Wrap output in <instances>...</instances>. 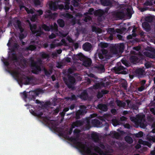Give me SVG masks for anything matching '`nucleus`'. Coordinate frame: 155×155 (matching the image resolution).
<instances>
[{"label":"nucleus","instance_id":"nucleus-47","mask_svg":"<svg viewBox=\"0 0 155 155\" xmlns=\"http://www.w3.org/2000/svg\"><path fill=\"white\" fill-rule=\"evenodd\" d=\"M21 96L23 99L25 101H26V99L28 98V94H27L25 91L22 93H21Z\"/></svg>","mask_w":155,"mask_h":155},{"label":"nucleus","instance_id":"nucleus-31","mask_svg":"<svg viewBox=\"0 0 155 155\" xmlns=\"http://www.w3.org/2000/svg\"><path fill=\"white\" fill-rule=\"evenodd\" d=\"M110 50L111 52L114 54H117L119 51L117 46H114L112 47L111 48Z\"/></svg>","mask_w":155,"mask_h":155},{"label":"nucleus","instance_id":"nucleus-24","mask_svg":"<svg viewBox=\"0 0 155 155\" xmlns=\"http://www.w3.org/2000/svg\"><path fill=\"white\" fill-rule=\"evenodd\" d=\"M30 29L32 33L35 34L37 32L36 29L37 27L35 25H31L30 23H29Z\"/></svg>","mask_w":155,"mask_h":155},{"label":"nucleus","instance_id":"nucleus-5","mask_svg":"<svg viewBox=\"0 0 155 155\" xmlns=\"http://www.w3.org/2000/svg\"><path fill=\"white\" fill-rule=\"evenodd\" d=\"M31 66L32 72L33 74H38L41 70L40 66L38 64L37 62L34 60L31 62Z\"/></svg>","mask_w":155,"mask_h":155},{"label":"nucleus","instance_id":"nucleus-28","mask_svg":"<svg viewBox=\"0 0 155 155\" xmlns=\"http://www.w3.org/2000/svg\"><path fill=\"white\" fill-rule=\"evenodd\" d=\"M50 9L53 11H56L58 8L55 2H53L49 5Z\"/></svg>","mask_w":155,"mask_h":155},{"label":"nucleus","instance_id":"nucleus-12","mask_svg":"<svg viewBox=\"0 0 155 155\" xmlns=\"http://www.w3.org/2000/svg\"><path fill=\"white\" fill-rule=\"evenodd\" d=\"M31 113L33 115L37 116L38 117L41 118L43 119V120L45 121H46V120H49V117L48 116L45 117H42V116L43 114V113L41 111L39 110H31Z\"/></svg>","mask_w":155,"mask_h":155},{"label":"nucleus","instance_id":"nucleus-7","mask_svg":"<svg viewBox=\"0 0 155 155\" xmlns=\"http://www.w3.org/2000/svg\"><path fill=\"white\" fill-rule=\"evenodd\" d=\"M121 63L120 62L117 63V67H115L114 68V71L117 73L125 74L127 73V71L124 70L126 69L123 66L121 65Z\"/></svg>","mask_w":155,"mask_h":155},{"label":"nucleus","instance_id":"nucleus-22","mask_svg":"<svg viewBox=\"0 0 155 155\" xmlns=\"http://www.w3.org/2000/svg\"><path fill=\"white\" fill-rule=\"evenodd\" d=\"M83 122L82 121L80 120H77L76 121L73 122L71 125L74 127V128L75 127H80L82 125H83Z\"/></svg>","mask_w":155,"mask_h":155},{"label":"nucleus","instance_id":"nucleus-15","mask_svg":"<svg viewBox=\"0 0 155 155\" xmlns=\"http://www.w3.org/2000/svg\"><path fill=\"white\" fill-rule=\"evenodd\" d=\"M6 70L14 77L19 79L20 80V77H19V76L20 74V73L19 71L16 70L12 71L11 70H10L9 69H6Z\"/></svg>","mask_w":155,"mask_h":155},{"label":"nucleus","instance_id":"nucleus-17","mask_svg":"<svg viewBox=\"0 0 155 155\" xmlns=\"http://www.w3.org/2000/svg\"><path fill=\"white\" fill-rule=\"evenodd\" d=\"M142 26L144 29L147 32L149 31L151 29L150 24L146 21H144L142 23Z\"/></svg>","mask_w":155,"mask_h":155},{"label":"nucleus","instance_id":"nucleus-30","mask_svg":"<svg viewBox=\"0 0 155 155\" xmlns=\"http://www.w3.org/2000/svg\"><path fill=\"white\" fill-rule=\"evenodd\" d=\"M116 103L117 105L120 107H124L126 105L125 102L118 100H116Z\"/></svg>","mask_w":155,"mask_h":155},{"label":"nucleus","instance_id":"nucleus-57","mask_svg":"<svg viewBox=\"0 0 155 155\" xmlns=\"http://www.w3.org/2000/svg\"><path fill=\"white\" fill-rule=\"evenodd\" d=\"M74 128L71 125V128H70L69 130V131H68L67 132V134L68 135H71L73 131V129Z\"/></svg>","mask_w":155,"mask_h":155},{"label":"nucleus","instance_id":"nucleus-33","mask_svg":"<svg viewBox=\"0 0 155 155\" xmlns=\"http://www.w3.org/2000/svg\"><path fill=\"white\" fill-rule=\"evenodd\" d=\"M154 0H146V1L144 3L145 6H152L153 5Z\"/></svg>","mask_w":155,"mask_h":155},{"label":"nucleus","instance_id":"nucleus-40","mask_svg":"<svg viewBox=\"0 0 155 155\" xmlns=\"http://www.w3.org/2000/svg\"><path fill=\"white\" fill-rule=\"evenodd\" d=\"M83 65L85 67L90 66L91 65V61L88 60H85L83 61Z\"/></svg>","mask_w":155,"mask_h":155},{"label":"nucleus","instance_id":"nucleus-10","mask_svg":"<svg viewBox=\"0 0 155 155\" xmlns=\"http://www.w3.org/2000/svg\"><path fill=\"white\" fill-rule=\"evenodd\" d=\"M33 80L32 77H29L25 76L21 77L20 78V81L22 83L25 85L30 84Z\"/></svg>","mask_w":155,"mask_h":155},{"label":"nucleus","instance_id":"nucleus-34","mask_svg":"<svg viewBox=\"0 0 155 155\" xmlns=\"http://www.w3.org/2000/svg\"><path fill=\"white\" fill-rule=\"evenodd\" d=\"M41 56L43 59L49 58H50L49 54L44 52H42L41 53Z\"/></svg>","mask_w":155,"mask_h":155},{"label":"nucleus","instance_id":"nucleus-61","mask_svg":"<svg viewBox=\"0 0 155 155\" xmlns=\"http://www.w3.org/2000/svg\"><path fill=\"white\" fill-rule=\"evenodd\" d=\"M56 35L54 34L53 33H52L51 35H49V38L50 39H52L54 38H55L56 37Z\"/></svg>","mask_w":155,"mask_h":155},{"label":"nucleus","instance_id":"nucleus-41","mask_svg":"<svg viewBox=\"0 0 155 155\" xmlns=\"http://www.w3.org/2000/svg\"><path fill=\"white\" fill-rule=\"evenodd\" d=\"M112 124L115 127L119 125V122L116 119H113L112 120Z\"/></svg>","mask_w":155,"mask_h":155},{"label":"nucleus","instance_id":"nucleus-58","mask_svg":"<svg viewBox=\"0 0 155 155\" xmlns=\"http://www.w3.org/2000/svg\"><path fill=\"white\" fill-rule=\"evenodd\" d=\"M145 66L146 68H148L151 67V64L150 62H147L145 63Z\"/></svg>","mask_w":155,"mask_h":155},{"label":"nucleus","instance_id":"nucleus-3","mask_svg":"<svg viewBox=\"0 0 155 155\" xmlns=\"http://www.w3.org/2000/svg\"><path fill=\"white\" fill-rule=\"evenodd\" d=\"M64 81L65 84L67 85L68 88L69 89H71L72 90H74L75 89L74 85L75 82V78L71 75H69L68 79H64Z\"/></svg>","mask_w":155,"mask_h":155},{"label":"nucleus","instance_id":"nucleus-45","mask_svg":"<svg viewBox=\"0 0 155 155\" xmlns=\"http://www.w3.org/2000/svg\"><path fill=\"white\" fill-rule=\"evenodd\" d=\"M107 32L110 34H114L116 33L115 29L114 28H108Z\"/></svg>","mask_w":155,"mask_h":155},{"label":"nucleus","instance_id":"nucleus-32","mask_svg":"<svg viewBox=\"0 0 155 155\" xmlns=\"http://www.w3.org/2000/svg\"><path fill=\"white\" fill-rule=\"evenodd\" d=\"M119 51L123 52L125 46L123 43H121L119 45L117 46Z\"/></svg>","mask_w":155,"mask_h":155},{"label":"nucleus","instance_id":"nucleus-1","mask_svg":"<svg viewBox=\"0 0 155 155\" xmlns=\"http://www.w3.org/2000/svg\"><path fill=\"white\" fill-rule=\"evenodd\" d=\"M81 130L75 129L74 130V137H71L69 138V140L73 142L77 146V148L79 149L80 151L84 155H87L91 152V149L87 145L83 144L81 142L78 141L80 136Z\"/></svg>","mask_w":155,"mask_h":155},{"label":"nucleus","instance_id":"nucleus-53","mask_svg":"<svg viewBox=\"0 0 155 155\" xmlns=\"http://www.w3.org/2000/svg\"><path fill=\"white\" fill-rule=\"evenodd\" d=\"M100 44L102 48H107L108 46V44L106 43L101 42Z\"/></svg>","mask_w":155,"mask_h":155},{"label":"nucleus","instance_id":"nucleus-49","mask_svg":"<svg viewBox=\"0 0 155 155\" xmlns=\"http://www.w3.org/2000/svg\"><path fill=\"white\" fill-rule=\"evenodd\" d=\"M36 48V47L35 45H30L29 46H28L27 49L28 50L33 51L35 50Z\"/></svg>","mask_w":155,"mask_h":155},{"label":"nucleus","instance_id":"nucleus-36","mask_svg":"<svg viewBox=\"0 0 155 155\" xmlns=\"http://www.w3.org/2000/svg\"><path fill=\"white\" fill-rule=\"evenodd\" d=\"M109 135L113 137H117L120 136L119 134L115 131L111 132Z\"/></svg>","mask_w":155,"mask_h":155},{"label":"nucleus","instance_id":"nucleus-18","mask_svg":"<svg viewBox=\"0 0 155 155\" xmlns=\"http://www.w3.org/2000/svg\"><path fill=\"white\" fill-rule=\"evenodd\" d=\"M97 108L104 111H106L108 110L107 106L105 104L102 103L98 104Z\"/></svg>","mask_w":155,"mask_h":155},{"label":"nucleus","instance_id":"nucleus-63","mask_svg":"<svg viewBox=\"0 0 155 155\" xmlns=\"http://www.w3.org/2000/svg\"><path fill=\"white\" fill-rule=\"evenodd\" d=\"M94 11V9L93 8H91L88 10V13L90 15H92Z\"/></svg>","mask_w":155,"mask_h":155},{"label":"nucleus","instance_id":"nucleus-4","mask_svg":"<svg viewBox=\"0 0 155 155\" xmlns=\"http://www.w3.org/2000/svg\"><path fill=\"white\" fill-rule=\"evenodd\" d=\"M13 25L15 28L18 27L20 30V34L19 37L20 40L22 39L27 36V33L26 32H24V34L23 33L24 29L21 26V23L20 21L19 20H17L15 24L13 23Z\"/></svg>","mask_w":155,"mask_h":155},{"label":"nucleus","instance_id":"nucleus-9","mask_svg":"<svg viewBox=\"0 0 155 155\" xmlns=\"http://www.w3.org/2000/svg\"><path fill=\"white\" fill-rule=\"evenodd\" d=\"M108 51L104 48L98 53V56L99 59L102 61H104L108 58Z\"/></svg>","mask_w":155,"mask_h":155},{"label":"nucleus","instance_id":"nucleus-39","mask_svg":"<svg viewBox=\"0 0 155 155\" xmlns=\"http://www.w3.org/2000/svg\"><path fill=\"white\" fill-rule=\"evenodd\" d=\"M12 61H18V58L15 53H13L10 57Z\"/></svg>","mask_w":155,"mask_h":155},{"label":"nucleus","instance_id":"nucleus-54","mask_svg":"<svg viewBox=\"0 0 155 155\" xmlns=\"http://www.w3.org/2000/svg\"><path fill=\"white\" fill-rule=\"evenodd\" d=\"M69 3L68 2H66V4L64 5V9L66 10H68L70 8V6L69 5Z\"/></svg>","mask_w":155,"mask_h":155},{"label":"nucleus","instance_id":"nucleus-26","mask_svg":"<svg viewBox=\"0 0 155 155\" xmlns=\"http://www.w3.org/2000/svg\"><path fill=\"white\" fill-rule=\"evenodd\" d=\"M16 2L18 5L19 7L20 10H22V9L24 8L25 9L26 7L24 3L21 0H16Z\"/></svg>","mask_w":155,"mask_h":155},{"label":"nucleus","instance_id":"nucleus-60","mask_svg":"<svg viewBox=\"0 0 155 155\" xmlns=\"http://www.w3.org/2000/svg\"><path fill=\"white\" fill-rule=\"evenodd\" d=\"M101 92L102 94L103 95L104 94H106L108 93L109 91L107 90H101Z\"/></svg>","mask_w":155,"mask_h":155},{"label":"nucleus","instance_id":"nucleus-42","mask_svg":"<svg viewBox=\"0 0 155 155\" xmlns=\"http://www.w3.org/2000/svg\"><path fill=\"white\" fill-rule=\"evenodd\" d=\"M25 10L28 14H33L34 13V10H35V9L34 8L29 9L28 8L25 7Z\"/></svg>","mask_w":155,"mask_h":155},{"label":"nucleus","instance_id":"nucleus-14","mask_svg":"<svg viewBox=\"0 0 155 155\" xmlns=\"http://www.w3.org/2000/svg\"><path fill=\"white\" fill-rule=\"evenodd\" d=\"M79 97L83 100H87L88 98V94L87 91L86 90H84L79 95Z\"/></svg>","mask_w":155,"mask_h":155},{"label":"nucleus","instance_id":"nucleus-25","mask_svg":"<svg viewBox=\"0 0 155 155\" xmlns=\"http://www.w3.org/2000/svg\"><path fill=\"white\" fill-rule=\"evenodd\" d=\"M140 144H143L144 145H146L148 147L150 148L151 146V143L148 141L143 140L142 139H140L138 141Z\"/></svg>","mask_w":155,"mask_h":155},{"label":"nucleus","instance_id":"nucleus-20","mask_svg":"<svg viewBox=\"0 0 155 155\" xmlns=\"http://www.w3.org/2000/svg\"><path fill=\"white\" fill-rule=\"evenodd\" d=\"M101 4L104 6H110L112 5L111 0H100Z\"/></svg>","mask_w":155,"mask_h":155},{"label":"nucleus","instance_id":"nucleus-29","mask_svg":"<svg viewBox=\"0 0 155 155\" xmlns=\"http://www.w3.org/2000/svg\"><path fill=\"white\" fill-rule=\"evenodd\" d=\"M57 23L59 26L61 28L63 27L65 25V23L64 20L62 19H58L57 21Z\"/></svg>","mask_w":155,"mask_h":155},{"label":"nucleus","instance_id":"nucleus-59","mask_svg":"<svg viewBox=\"0 0 155 155\" xmlns=\"http://www.w3.org/2000/svg\"><path fill=\"white\" fill-rule=\"evenodd\" d=\"M62 15L67 18H70L71 16V15L68 13H63Z\"/></svg>","mask_w":155,"mask_h":155},{"label":"nucleus","instance_id":"nucleus-23","mask_svg":"<svg viewBox=\"0 0 155 155\" xmlns=\"http://www.w3.org/2000/svg\"><path fill=\"white\" fill-rule=\"evenodd\" d=\"M130 60L131 63L136 64L138 62L139 59L136 56H131L130 58Z\"/></svg>","mask_w":155,"mask_h":155},{"label":"nucleus","instance_id":"nucleus-44","mask_svg":"<svg viewBox=\"0 0 155 155\" xmlns=\"http://www.w3.org/2000/svg\"><path fill=\"white\" fill-rule=\"evenodd\" d=\"M41 27L45 31H49L51 29V28L50 27L47 26L46 24H43Z\"/></svg>","mask_w":155,"mask_h":155},{"label":"nucleus","instance_id":"nucleus-64","mask_svg":"<svg viewBox=\"0 0 155 155\" xmlns=\"http://www.w3.org/2000/svg\"><path fill=\"white\" fill-rule=\"evenodd\" d=\"M103 95L101 92H98L97 93V97L98 98H100L103 97Z\"/></svg>","mask_w":155,"mask_h":155},{"label":"nucleus","instance_id":"nucleus-2","mask_svg":"<svg viewBox=\"0 0 155 155\" xmlns=\"http://www.w3.org/2000/svg\"><path fill=\"white\" fill-rule=\"evenodd\" d=\"M130 119L136 124L139 125L142 128H144L146 127L145 115L140 116L137 118L132 117L130 118Z\"/></svg>","mask_w":155,"mask_h":155},{"label":"nucleus","instance_id":"nucleus-8","mask_svg":"<svg viewBox=\"0 0 155 155\" xmlns=\"http://www.w3.org/2000/svg\"><path fill=\"white\" fill-rule=\"evenodd\" d=\"M91 124L94 126L97 127H100L103 126H107L108 125V123L104 120H102L101 122L99 120L96 119L93 120L91 121Z\"/></svg>","mask_w":155,"mask_h":155},{"label":"nucleus","instance_id":"nucleus-48","mask_svg":"<svg viewBox=\"0 0 155 155\" xmlns=\"http://www.w3.org/2000/svg\"><path fill=\"white\" fill-rule=\"evenodd\" d=\"M38 18V14H35L32 15L31 18V21L35 22Z\"/></svg>","mask_w":155,"mask_h":155},{"label":"nucleus","instance_id":"nucleus-19","mask_svg":"<svg viewBox=\"0 0 155 155\" xmlns=\"http://www.w3.org/2000/svg\"><path fill=\"white\" fill-rule=\"evenodd\" d=\"M144 70L143 68H139L135 70V73L139 77H142L143 76Z\"/></svg>","mask_w":155,"mask_h":155},{"label":"nucleus","instance_id":"nucleus-37","mask_svg":"<svg viewBox=\"0 0 155 155\" xmlns=\"http://www.w3.org/2000/svg\"><path fill=\"white\" fill-rule=\"evenodd\" d=\"M145 54L146 56L150 58H155V54L149 52H146Z\"/></svg>","mask_w":155,"mask_h":155},{"label":"nucleus","instance_id":"nucleus-50","mask_svg":"<svg viewBox=\"0 0 155 155\" xmlns=\"http://www.w3.org/2000/svg\"><path fill=\"white\" fill-rule=\"evenodd\" d=\"M79 97V95H75L74 94H72L71 97H70L69 99L71 101H76L77 99V97Z\"/></svg>","mask_w":155,"mask_h":155},{"label":"nucleus","instance_id":"nucleus-6","mask_svg":"<svg viewBox=\"0 0 155 155\" xmlns=\"http://www.w3.org/2000/svg\"><path fill=\"white\" fill-rule=\"evenodd\" d=\"M41 91V89H40L30 91L28 94V99L29 101L35 100L36 96L38 95Z\"/></svg>","mask_w":155,"mask_h":155},{"label":"nucleus","instance_id":"nucleus-52","mask_svg":"<svg viewBox=\"0 0 155 155\" xmlns=\"http://www.w3.org/2000/svg\"><path fill=\"white\" fill-rule=\"evenodd\" d=\"M143 133L142 131H140L135 134V136L138 138L142 137L143 136Z\"/></svg>","mask_w":155,"mask_h":155},{"label":"nucleus","instance_id":"nucleus-38","mask_svg":"<svg viewBox=\"0 0 155 155\" xmlns=\"http://www.w3.org/2000/svg\"><path fill=\"white\" fill-rule=\"evenodd\" d=\"M43 71L45 75L48 77H49L52 73L51 71L49 70L48 71L45 68H43Z\"/></svg>","mask_w":155,"mask_h":155},{"label":"nucleus","instance_id":"nucleus-11","mask_svg":"<svg viewBox=\"0 0 155 155\" xmlns=\"http://www.w3.org/2000/svg\"><path fill=\"white\" fill-rule=\"evenodd\" d=\"M125 14L122 11L114 12L112 13V16L116 20L121 19L124 18Z\"/></svg>","mask_w":155,"mask_h":155},{"label":"nucleus","instance_id":"nucleus-62","mask_svg":"<svg viewBox=\"0 0 155 155\" xmlns=\"http://www.w3.org/2000/svg\"><path fill=\"white\" fill-rule=\"evenodd\" d=\"M59 111V108L58 107L57 108L54 110L53 112V114L55 115H57Z\"/></svg>","mask_w":155,"mask_h":155},{"label":"nucleus","instance_id":"nucleus-27","mask_svg":"<svg viewBox=\"0 0 155 155\" xmlns=\"http://www.w3.org/2000/svg\"><path fill=\"white\" fill-rule=\"evenodd\" d=\"M84 113V111L83 110H79L76 113L75 118L76 119H80L81 118L80 116L83 115Z\"/></svg>","mask_w":155,"mask_h":155},{"label":"nucleus","instance_id":"nucleus-51","mask_svg":"<svg viewBox=\"0 0 155 155\" xmlns=\"http://www.w3.org/2000/svg\"><path fill=\"white\" fill-rule=\"evenodd\" d=\"M127 15L128 17L129 18H130L132 17V13L131 12V9L129 8H127Z\"/></svg>","mask_w":155,"mask_h":155},{"label":"nucleus","instance_id":"nucleus-55","mask_svg":"<svg viewBox=\"0 0 155 155\" xmlns=\"http://www.w3.org/2000/svg\"><path fill=\"white\" fill-rule=\"evenodd\" d=\"M122 63L125 65L126 67H128L129 66V64H128L127 61L125 60L122 59L121 60Z\"/></svg>","mask_w":155,"mask_h":155},{"label":"nucleus","instance_id":"nucleus-13","mask_svg":"<svg viewBox=\"0 0 155 155\" xmlns=\"http://www.w3.org/2000/svg\"><path fill=\"white\" fill-rule=\"evenodd\" d=\"M74 60H80L84 61L85 59L84 56L81 53L78 54L77 55H74L72 57Z\"/></svg>","mask_w":155,"mask_h":155},{"label":"nucleus","instance_id":"nucleus-16","mask_svg":"<svg viewBox=\"0 0 155 155\" xmlns=\"http://www.w3.org/2000/svg\"><path fill=\"white\" fill-rule=\"evenodd\" d=\"M92 47L91 44L88 42L84 43L82 45L83 49L86 51H89L91 50Z\"/></svg>","mask_w":155,"mask_h":155},{"label":"nucleus","instance_id":"nucleus-43","mask_svg":"<svg viewBox=\"0 0 155 155\" xmlns=\"http://www.w3.org/2000/svg\"><path fill=\"white\" fill-rule=\"evenodd\" d=\"M153 20V18L150 16H147L145 18V21H146L148 23H151Z\"/></svg>","mask_w":155,"mask_h":155},{"label":"nucleus","instance_id":"nucleus-56","mask_svg":"<svg viewBox=\"0 0 155 155\" xmlns=\"http://www.w3.org/2000/svg\"><path fill=\"white\" fill-rule=\"evenodd\" d=\"M36 12L38 13L37 14H38V16L41 15H42L43 13V11L41 9H39V10H37L36 11Z\"/></svg>","mask_w":155,"mask_h":155},{"label":"nucleus","instance_id":"nucleus-35","mask_svg":"<svg viewBox=\"0 0 155 155\" xmlns=\"http://www.w3.org/2000/svg\"><path fill=\"white\" fill-rule=\"evenodd\" d=\"M125 140L128 143L131 144L133 142L132 138L130 136H127L125 137Z\"/></svg>","mask_w":155,"mask_h":155},{"label":"nucleus","instance_id":"nucleus-21","mask_svg":"<svg viewBox=\"0 0 155 155\" xmlns=\"http://www.w3.org/2000/svg\"><path fill=\"white\" fill-rule=\"evenodd\" d=\"M91 137L92 140L95 142H97L99 141V137L96 133H92Z\"/></svg>","mask_w":155,"mask_h":155},{"label":"nucleus","instance_id":"nucleus-46","mask_svg":"<svg viewBox=\"0 0 155 155\" xmlns=\"http://www.w3.org/2000/svg\"><path fill=\"white\" fill-rule=\"evenodd\" d=\"M35 7H38L41 5V2L40 0H33Z\"/></svg>","mask_w":155,"mask_h":155}]
</instances>
